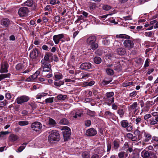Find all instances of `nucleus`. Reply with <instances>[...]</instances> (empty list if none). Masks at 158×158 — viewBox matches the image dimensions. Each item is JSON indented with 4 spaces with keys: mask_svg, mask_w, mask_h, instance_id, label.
<instances>
[{
    "mask_svg": "<svg viewBox=\"0 0 158 158\" xmlns=\"http://www.w3.org/2000/svg\"><path fill=\"white\" fill-rule=\"evenodd\" d=\"M117 38H125L127 39L123 42V45L125 48L129 50H130L134 47V44L132 41L130 40V37L125 34L117 35H116Z\"/></svg>",
    "mask_w": 158,
    "mask_h": 158,
    "instance_id": "1",
    "label": "nucleus"
},
{
    "mask_svg": "<svg viewBox=\"0 0 158 158\" xmlns=\"http://www.w3.org/2000/svg\"><path fill=\"white\" fill-rule=\"evenodd\" d=\"M60 135L56 130L52 131L48 137V141L51 143H54L60 140Z\"/></svg>",
    "mask_w": 158,
    "mask_h": 158,
    "instance_id": "2",
    "label": "nucleus"
},
{
    "mask_svg": "<svg viewBox=\"0 0 158 158\" xmlns=\"http://www.w3.org/2000/svg\"><path fill=\"white\" fill-rule=\"evenodd\" d=\"M96 37L94 35H91L87 38L86 40L87 44L90 46L91 49L93 50L96 49L98 46L96 42Z\"/></svg>",
    "mask_w": 158,
    "mask_h": 158,
    "instance_id": "3",
    "label": "nucleus"
},
{
    "mask_svg": "<svg viewBox=\"0 0 158 158\" xmlns=\"http://www.w3.org/2000/svg\"><path fill=\"white\" fill-rule=\"evenodd\" d=\"M63 130L62 133L63 135L64 141H68L71 135V131L70 128L67 126H64L62 129Z\"/></svg>",
    "mask_w": 158,
    "mask_h": 158,
    "instance_id": "4",
    "label": "nucleus"
},
{
    "mask_svg": "<svg viewBox=\"0 0 158 158\" xmlns=\"http://www.w3.org/2000/svg\"><path fill=\"white\" fill-rule=\"evenodd\" d=\"M29 11L27 7L23 6L19 9L18 13L20 17H25L27 15Z\"/></svg>",
    "mask_w": 158,
    "mask_h": 158,
    "instance_id": "5",
    "label": "nucleus"
},
{
    "mask_svg": "<svg viewBox=\"0 0 158 158\" xmlns=\"http://www.w3.org/2000/svg\"><path fill=\"white\" fill-rule=\"evenodd\" d=\"M31 127L32 130L37 132H39V130H40L42 126L41 123L40 122H35L32 123Z\"/></svg>",
    "mask_w": 158,
    "mask_h": 158,
    "instance_id": "6",
    "label": "nucleus"
},
{
    "mask_svg": "<svg viewBox=\"0 0 158 158\" xmlns=\"http://www.w3.org/2000/svg\"><path fill=\"white\" fill-rule=\"evenodd\" d=\"M29 99V98L27 96L23 95L18 97L16 99V102L18 104H22L23 103L27 102Z\"/></svg>",
    "mask_w": 158,
    "mask_h": 158,
    "instance_id": "7",
    "label": "nucleus"
},
{
    "mask_svg": "<svg viewBox=\"0 0 158 158\" xmlns=\"http://www.w3.org/2000/svg\"><path fill=\"white\" fill-rule=\"evenodd\" d=\"M93 67V65L89 62H85L82 64L80 68L83 70H86Z\"/></svg>",
    "mask_w": 158,
    "mask_h": 158,
    "instance_id": "8",
    "label": "nucleus"
},
{
    "mask_svg": "<svg viewBox=\"0 0 158 158\" xmlns=\"http://www.w3.org/2000/svg\"><path fill=\"white\" fill-rule=\"evenodd\" d=\"M104 116L106 118L110 120H114L115 115L114 114L109 111H106L105 112Z\"/></svg>",
    "mask_w": 158,
    "mask_h": 158,
    "instance_id": "9",
    "label": "nucleus"
},
{
    "mask_svg": "<svg viewBox=\"0 0 158 158\" xmlns=\"http://www.w3.org/2000/svg\"><path fill=\"white\" fill-rule=\"evenodd\" d=\"M96 130L93 128H90L87 130L86 132V135L89 136H94L97 134Z\"/></svg>",
    "mask_w": 158,
    "mask_h": 158,
    "instance_id": "10",
    "label": "nucleus"
},
{
    "mask_svg": "<svg viewBox=\"0 0 158 158\" xmlns=\"http://www.w3.org/2000/svg\"><path fill=\"white\" fill-rule=\"evenodd\" d=\"M38 55V51L37 49L35 48L31 52L30 56L32 59H36L37 58Z\"/></svg>",
    "mask_w": 158,
    "mask_h": 158,
    "instance_id": "11",
    "label": "nucleus"
},
{
    "mask_svg": "<svg viewBox=\"0 0 158 158\" xmlns=\"http://www.w3.org/2000/svg\"><path fill=\"white\" fill-rule=\"evenodd\" d=\"M64 35L63 34H60L58 35H55L53 37V40L56 44L59 43L60 40L64 38Z\"/></svg>",
    "mask_w": 158,
    "mask_h": 158,
    "instance_id": "12",
    "label": "nucleus"
},
{
    "mask_svg": "<svg viewBox=\"0 0 158 158\" xmlns=\"http://www.w3.org/2000/svg\"><path fill=\"white\" fill-rule=\"evenodd\" d=\"M116 52L120 56L125 55L126 53V49L123 47L119 48L117 49Z\"/></svg>",
    "mask_w": 158,
    "mask_h": 158,
    "instance_id": "13",
    "label": "nucleus"
},
{
    "mask_svg": "<svg viewBox=\"0 0 158 158\" xmlns=\"http://www.w3.org/2000/svg\"><path fill=\"white\" fill-rule=\"evenodd\" d=\"M8 64L7 63H5L1 65L0 72L1 73L8 72Z\"/></svg>",
    "mask_w": 158,
    "mask_h": 158,
    "instance_id": "14",
    "label": "nucleus"
},
{
    "mask_svg": "<svg viewBox=\"0 0 158 158\" xmlns=\"http://www.w3.org/2000/svg\"><path fill=\"white\" fill-rule=\"evenodd\" d=\"M1 24L5 27H7L10 24L9 20L6 18H3L1 20Z\"/></svg>",
    "mask_w": 158,
    "mask_h": 158,
    "instance_id": "15",
    "label": "nucleus"
},
{
    "mask_svg": "<svg viewBox=\"0 0 158 158\" xmlns=\"http://www.w3.org/2000/svg\"><path fill=\"white\" fill-rule=\"evenodd\" d=\"M107 80V78L106 77L102 81V83L104 85H107L110 83L112 81V78L110 77L109 78L108 80Z\"/></svg>",
    "mask_w": 158,
    "mask_h": 158,
    "instance_id": "16",
    "label": "nucleus"
},
{
    "mask_svg": "<svg viewBox=\"0 0 158 158\" xmlns=\"http://www.w3.org/2000/svg\"><path fill=\"white\" fill-rule=\"evenodd\" d=\"M24 67V65L22 63H19L15 66L17 71H21Z\"/></svg>",
    "mask_w": 158,
    "mask_h": 158,
    "instance_id": "17",
    "label": "nucleus"
},
{
    "mask_svg": "<svg viewBox=\"0 0 158 158\" xmlns=\"http://www.w3.org/2000/svg\"><path fill=\"white\" fill-rule=\"evenodd\" d=\"M69 123L68 120L65 118L61 119L59 122V124L60 125H69Z\"/></svg>",
    "mask_w": 158,
    "mask_h": 158,
    "instance_id": "18",
    "label": "nucleus"
},
{
    "mask_svg": "<svg viewBox=\"0 0 158 158\" xmlns=\"http://www.w3.org/2000/svg\"><path fill=\"white\" fill-rule=\"evenodd\" d=\"M121 126L124 128H126L128 125L129 123L126 120H123L120 122Z\"/></svg>",
    "mask_w": 158,
    "mask_h": 158,
    "instance_id": "19",
    "label": "nucleus"
},
{
    "mask_svg": "<svg viewBox=\"0 0 158 158\" xmlns=\"http://www.w3.org/2000/svg\"><path fill=\"white\" fill-rule=\"evenodd\" d=\"M18 138V136L14 134H11L9 136V139L10 141H15Z\"/></svg>",
    "mask_w": 158,
    "mask_h": 158,
    "instance_id": "20",
    "label": "nucleus"
},
{
    "mask_svg": "<svg viewBox=\"0 0 158 158\" xmlns=\"http://www.w3.org/2000/svg\"><path fill=\"white\" fill-rule=\"evenodd\" d=\"M48 124L52 127H54L56 125V123L53 119L49 118L48 121Z\"/></svg>",
    "mask_w": 158,
    "mask_h": 158,
    "instance_id": "21",
    "label": "nucleus"
},
{
    "mask_svg": "<svg viewBox=\"0 0 158 158\" xmlns=\"http://www.w3.org/2000/svg\"><path fill=\"white\" fill-rule=\"evenodd\" d=\"M52 53L51 52H47L45 55L44 59L46 61H48L49 58H52Z\"/></svg>",
    "mask_w": 158,
    "mask_h": 158,
    "instance_id": "22",
    "label": "nucleus"
},
{
    "mask_svg": "<svg viewBox=\"0 0 158 158\" xmlns=\"http://www.w3.org/2000/svg\"><path fill=\"white\" fill-rule=\"evenodd\" d=\"M37 76L35 74L32 75L31 76L29 77L26 79V81H31L34 80L37 77Z\"/></svg>",
    "mask_w": 158,
    "mask_h": 158,
    "instance_id": "23",
    "label": "nucleus"
},
{
    "mask_svg": "<svg viewBox=\"0 0 158 158\" xmlns=\"http://www.w3.org/2000/svg\"><path fill=\"white\" fill-rule=\"evenodd\" d=\"M94 61L95 63L99 64L101 62L102 59L100 57L96 56L94 58Z\"/></svg>",
    "mask_w": 158,
    "mask_h": 158,
    "instance_id": "24",
    "label": "nucleus"
},
{
    "mask_svg": "<svg viewBox=\"0 0 158 158\" xmlns=\"http://www.w3.org/2000/svg\"><path fill=\"white\" fill-rule=\"evenodd\" d=\"M27 144V143H24L21 146L19 147L18 149V152H22L23 150L25 148Z\"/></svg>",
    "mask_w": 158,
    "mask_h": 158,
    "instance_id": "25",
    "label": "nucleus"
},
{
    "mask_svg": "<svg viewBox=\"0 0 158 158\" xmlns=\"http://www.w3.org/2000/svg\"><path fill=\"white\" fill-rule=\"evenodd\" d=\"M54 83L55 86L60 87L61 85L64 84V82L63 81H55Z\"/></svg>",
    "mask_w": 158,
    "mask_h": 158,
    "instance_id": "26",
    "label": "nucleus"
},
{
    "mask_svg": "<svg viewBox=\"0 0 158 158\" xmlns=\"http://www.w3.org/2000/svg\"><path fill=\"white\" fill-rule=\"evenodd\" d=\"M143 158H148L150 155L152 153L151 152L147 151L143 152Z\"/></svg>",
    "mask_w": 158,
    "mask_h": 158,
    "instance_id": "27",
    "label": "nucleus"
},
{
    "mask_svg": "<svg viewBox=\"0 0 158 158\" xmlns=\"http://www.w3.org/2000/svg\"><path fill=\"white\" fill-rule=\"evenodd\" d=\"M33 3V0H28L24 2V4L25 6L31 7L32 6Z\"/></svg>",
    "mask_w": 158,
    "mask_h": 158,
    "instance_id": "28",
    "label": "nucleus"
},
{
    "mask_svg": "<svg viewBox=\"0 0 158 158\" xmlns=\"http://www.w3.org/2000/svg\"><path fill=\"white\" fill-rule=\"evenodd\" d=\"M106 72L108 75H113L114 74V72L113 69L110 68H107L106 69Z\"/></svg>",
    "mask_w": 158,
    "mask_h": 158,
    "instance_id": "29",
    "label": "nucleus"
},
{
    "mask_svg": "<svg viewBox=\"0 0 158 158\" xmlns=\"http://www.w3.org/2000/svg\"><path fill=\"white\" fill-rule=\"evenodd\" d=\"M88 5L90 9H93L96 8V4L95 3L89 2L88 3Z\"/></svg>",
    "mask_w": 158,
    "mask_h": 158,
    "instance_id": "30",
    "label": "nucleus"
},
{
    "mask_svg": "<svg viewBox=\"0 0 158 158\" xmlns=\"http://www.w3.org/2000/svg\"><path fill=\"white\" fill-rule=\"evenodd\" d=\"M54 80L57 81L58 80L61 79L63 78V76L62 74H55L54 75Z\"/></svg>",
    "mask_w": 158,
    "mask_h": 158,
    "instance_id": "31",
    "label": "nucleus"
},
{
    "mask_svg": "<svg viewBox=\"0 0 158 158\" xmlns=\"http://www.w3.org/2000/svg\"><path fill=\"white\" fill-rule=\"evenodd\" d=\"M145 138L144 139V141L146 142H148L151 139L152 136L149 134H147L145 135Z\"/></svg>",
    "mask_w": 158,
    "mask_h": 158,
    "instance_id": "32",
    "label": "nucleus"
},
{
    "mask_svg": "<svg viewBox=\"0 0 158 158\" xmlns=\"http://www.w3.org/2000/svg\"><path fill=\"white\" fill-rule=\"evenodd\" d=\"M114 148L115 149H118L119 147V144L118 142L116 140H114L113 141Z\"/></svg>",
    "mask_w": 158,
    "mask_h": 158,
    "instance_id": "33",
    "label": "nucleus"
},
{
    "mask_svg": "<svg viewBox=\"0 0 158 158\" xmlns=\"http://www.w3.org/2000/svg\"><path fill=\"white\" fill-rule=\"evenodd\" d=\"M83 158H89V154L88 152L86 151L83 152L82 154Z\"/></svg>",
    "mask_w": 158,
    "mask_h": 158,
    "instance_id": "34",
    "label": "nucleus"
},
{
    "mask_svg": "<svg viewBox=\"0 0 158 158\" xmlns=\"http://www.w3.org/2000/svg\"><path fill=\"white\" fill-rule=\"evenodd\" d=\"M28 123L29 122L28 121H20L18 122L19 125L21 126L27 125Z\"/></svg>",
    "mask_w": 158,
    "mask_h": 158,
    "instance_id": "35",
    "label": "nucleus"
},
{
    "mask_svg": "<svg viewBox=\"0 0 158 158\" xmlns=\"http://www.w3.org/2000/svg\"><path fill=\"white\" fill-rule=\"evenodd\" d=\"M137 107V104L136 102L133 103L130 106L131 110H133Z\"/></svg>",
    "mask_w": 158,
    "mask_h": 158,
    "instance_id": "36",
    "label": "nucleus"
},
{
    "mask_svg": "<svg viewBox=\"0 0 158 158\" xmlns=\"http://www.w3.org/2000/svg\"><path fill=\"white\" fill-rule=\"evenodd\" d=\"M102 42L103 44L106 45H108L110 43L109 40L106 38L104 39Z\"/></svg>",
    "mask_w": 158,
    "mask_h": 158,
    "instance_id": "37",
    "label": "nucleus"
},
{
    "mask_svg": "<svg viewBox=\"0 0 158 158\" xmlns=\"http://www.w3.org/2000/svg\"><path fill=\"white\" fill-rule=\"evenodd\" d=\"M117 113L120 115L121 117H122L124 115V112L123 109H119L117 111Z\"/></svg>",
    "mask_w": 158,
    "mask_h": 158,
    "instance_id": "38",
    "label": "nucleus"
},
{
    "mask_svg": "<svg viewBox=\"0 0 158 158\" xmlns=\"http://www.w3.org/2000/svg\"><path fill=\"white\" fill-rule=\"evenodd\" d=\"M66 97V95H63L62 94H59L57 96L58 99L60 100H64L65 99Z\"/></svg>",
    "mask_w": 158,
    "mask_h": 158,
    "instance_id": "39",
    "label": "nucleus"
},
{
    "mask_svg": "<svg viewBox=\"0 0 158 158\" xmlns=\"http://www.w3.org/2000/svg\"><path fill=\"white\" fill-rule=\"evenodd\" d=\"M41 67L47 68V69L49 68L51 69V66L50 64L48 63H46L44 64H42Z\"/></svg>",
    "mask_w": 158,
    "mask_h": 158,
    "instance_id": "40",
    "label": "nucleus"
},
{
    "mask_svg": "<svg viewBox=\"0 0 158 158\" xmlns=\"http://www.w3.org/2000/svg\"><path fill=\"white\" fill-rule=\"evenodd\" d=\"M114 95V93L113 92H110L107 93L106 95L107 98H110L112 97Z\"/></svg>",
    "mask_w": 158,
    "mask_h": 158,
    "instance_id": "41",
    "label": "nucleus"
},
{
    "mask_svg": "<svg viewBox=\"0 0 158 158\" xmlns=\"http://www.w3.org/2000/svg\"><path fill=\"white\" fill-rule=\"evenodd\" d=\"M53 97L49 98L45 100V102L46 103H52L53 102Z\"/></svg>",
    "mask_w": 158,
    "mask_h": 158,
    "instance_id": "42",
    "label": "nucleus"
},
{
    "mask_svg": "<svg viewBox=\"0 0 158 158\" xmlns=\"http://www.w3.org/2000/svg\"><path fill=\"white\" fill-rule=\"evenodd\" d=\"M7 103V101L5 100L3 102H0V107H2L5 106Z\"/></svg>",
    "mask_w": 158,
    "mask_h": 158,
    "instance_id": "43",
    "label": "nucleus"
},
{
    "mask_svg": "<svg viewBox=\"0 0 158 158\" xmlns=\"http://www.w3.org/2000/svg\"><path fill=\"white\" fill-rule=\"evenodd\" d=\"M40 70H41L43 72H49L51 70V69H47V68L41 67L40 69Z\"/></svg>",
    "mask_w": 158,
    "mask_h": 158,
    "instance_id": "44",
    "label": "nucleus"
},
{
    "mask_svg": "<svg viewBox=\"0 0 158 158\" xmlns=\"http://www.w3.org/2000/svg\"><path fill=\"white\" fill-rule=\"evenodd\" d=\"M125 152H121L118 154V156L119 158H124Z\"/></svg>",
    "mask_w": 158,
    "mask_h": 158,
    "instance_id": "45",
    "label": "nucleus"
},
{
    "mask_svg": "<svg viewBox=\"0 0 158 158\" xmlns=\"http://www.w3.org/2000/svg\"><path fill=\"white\" fill-rule=\"evenodd\" d=\"M10 132L8 131H1L0 132V138L2 137V135H6L8 134H9Z\"/></svg>",
    "mask_w": 158,
    "mask_h": 158,
    "instance_id": "46",
    "label": "nucleus"
},
{
    "mask_svg": "<svg viewBox=\"0 0 158 158\" xmlns=\"http://www.w3.org/2000/svg\"><path fill=\"white\" fill-rule=\"evenodd\" d=\"M91 124V121L89 120H87L85 121V125L87 127L89 126Z\"/></svg>",
    "mask_w": 158,
    "mask_h": 158,
    "instance_id": "47",
    "label": "nucleus"
},
{
    "mask_svg": "<svg viewBox=\"0 0 158 158\" xmlns=\"http://www.w3.org/2000/svg\"><path fill=\"white\" fill-rule=\"evenodd\" d=\"M152 35V32H146L145 33V35L146 36L151 37Z\"/></svg>",
    "mask_w": 158,
    "mask_h": 158,
    "instance_id": "48",
    "label": "nucleus"
},
{
    "mask_svg": "<svg viewBox=\"0 0 158 158\" xmlns=\"http://www.w3.org/2000/svg\"><path fill=\"white\" fill-rule=\"evenodd\" d=\"M103 9L106 10H108L111 8V7L109 6L104 5L103 6Z\"/></svg>",
    "mask_w": 158,
    "mask_h": 158,
    "instance_id": "49",
    "label": "nucleus"
},
{
    "mask_svg": "<svg viewBox=\"0 0 158 158\" xmlns=\"http://www.w3.org/2000/svg\"><path fill=\"white\" fill-rule=\"evenodd\" d=\"M136 133L138 135V139H140L141 138V135L140 134V132L139 131H135V133Z\"/></svg>",
    "mask_w": 158,
    "mask_h": 158,
    "instance_id": "50",
    "label": "nucleus"
},
{
    "mask_svg": "<svg viewBox=\"0 0 158 158\" xmlns=\"http://www.w3.org/2000/svg\"><path fill=\"white\" fill-rule=\"evenodd\" d=\"M148 158H157V156L156 154L152 153Z\"/></svg>",
    "mask_w": 158,
    "mask_h": 158,
    "instance_id": "51",
    "label": "nucleus"
},
{
    "mask_svg": "<svg viewBox=\"0 0 158 158\" xmlns=\"http://www.w3.org/2000/svg\"><path fill=\"white\" fill-rule=\"evenodd\" d=\"M149 59H147L146 60L145 62V64L144 66V68H146L149 66Z\"/></svg>",
    "mask_w": 158,
    "mask_h": 158,
    "instance_id": "52",
    "label": "nucleus"
},
{
    "mask_svg": "<svg viewBox=\"0 0 158 158\" xmlns=\"http://www.w3.org/2000/svg\"><path fill=\"white\" fill-rule=\"evenodd\" d=\"M107 152H109L111 149V145L110 143H108L107 144Z\"/></svg>",
    "mask_w": 158,
    "mask_h": 158,
    "instance_id": "53",
    "label": "nucleus"
},
{
    "mask_svg": "<svg viewBox=\"0 0 158 158\" xmlns=\"http://www.w3.org/2000/svg\"><path fill=\"white\" fill-rule=\"evenodd\" d=\"M123 18L125 20H130L132 19L131 17V15H129L128 16L123 17Z\"/></svg>",
    "mask_w": 158,
    "mask_h": 158,
    "instance_id": "54",
    "label": "nucleus"
},
{
    "mask_svg": "<svg viewBox=\"0 0 158 158\" xmlns=\"http://www.w3.org/2000/svg\"><path fill=\"white\" fill-rule=\"evenodd\" d=\"M151 117V115L150 114H147L144 115V118L145 120H147Z\"/></svg>",
    "mask_w": 158,
    "mask_h": 158,
    "instance_id": "55",
    "label": "nucleus"
},
{
    "mask_svg": "<svg viewBox=\"0 0 158 158\" xmlns=\"http://www.w3.org/2000/svg\"><path fill=\"white\" fill-rule=\"evenodd\" d=\"M60 20V17L59 16H56L55 17V21L56 22V23L59 22Z\"/></svg>",
    "mask_w": 158,
    "mask_h": 158,
    "instance_id": "56",
    "label": "nucleus"
},
{
    "mask_svg": "<svg viewBox=\"0 0 158 158\" xmlns=\"http://www.w3.org/2000/svg\"><path fill=\"white\" fill-rule=\"evenodd\" d=\"M4 78H10L11 74L10 73L3 74Z\"/></svg>",
    "mask_w": 158,
    "mask_h": 158,
    "instance_id": "57",
    "label": "nucleus"
},
{
    "mask_svg": "<svg viewBox=\"0 0 158 158\" xmlns=\"http://www.w3.org/2000/svg\"><path fill=\"white\" fill-rule=\"evenodd\" d=\"M81 74L82 75L81 78H83L85 77H88L90 76V74L89 73L84 74V73H82Z\"/></svg>",
    "mask_w": 158,
    "mask_h": 158,
    "instance_id": "58",
    "label": "nucleus"
},
{
    "mask_svg": "<svg viewBox=\"0 0 158 158\" xmlns=\"http://www.w3.org/2000/svg\"><path fill=\"white\" fill-rule=\"evenodd\" d=\"M82 114V113H81L77 112L75 115L73 116V117L75 118H77V116L81 117Z\"/></svg>",
    "mask_w": 158,
    "mask_h": 158,
    "instance_id": "59",
    "label": "nucleus"
},
{
    "mask_svg": "<svg viewBox=\"0 0 158 158\" xmlns=\"http://www.w3.org/2000/svg\"><path fill=\"white\" fill-rule=\"evenodd\" d=\"M136 92L135 91H133L130 94V96L131 97H134L135 96L136 94Z\"/></svg>",
    "mask_w": 158,
    "mask_h": 158,
    "instance_id": "60",
    "label": "nucleus"
},
{
    "mask_svg": "<svg viewBox=\"0 0 158 158\" xmlns=\"http://www.w3.org/2000/svg\"><path fill=\"white\" fill-rule=\"evenodd\" d=\"M5 97L7 99H10L11 98V96L9 93H7L6 94Z\"/></svg>",
    "mask_w": 158,
    "mask_h": 158,
    "instance_id": "61",
    "label": "nucleus"
},
{
    "mask_svg": "<svg viewBox=\"0 0 158 158\" xmlns=\"http://www.w3.org/2000/svg\"><path fill=\"white\" fill-rule=\"evenodd\" d=\"M150 120L151 121V122H150V124L151 125H154L156 124L157 123V122L156 120L155 121V120L152 121L151 119H150Z\"/></svg>",
    "mask_w": 158,
    "mask_h": 158,
    "instance_id": "62",
    "label": "nucleus"
},
{
    "mask_svg": "<svg viewBox=\"0 0 158 158\" xmlns=\"http://www.w3.org/2000/svg\"><path fill=\"white\" fill-rule=\"evenodd\" d=\"M132 129V127L130 125L127 127V130L128 131H130Z\"/></svg>",
    "mask_w": 158,
    "mask_h": 158,
    "instance_id": "63",
    "label": "nucleus"
},
{
    "mask_svg": "<svg viewBox=\"0 0 158 158\" xmlns=\"http://www.w3.org/2000/svg\"><path fill=\"white\" fill-rule=\"evenodd\" d=\"M154 71V69L153 68H151L149 69L148 70L147 73L148 74H150L152 72Z\"/></svg>",
    "mask_w": 158,
    "mask_h": 158,
    "instance_id": "64",
    "label": "nucleus"
}]
</instances>
